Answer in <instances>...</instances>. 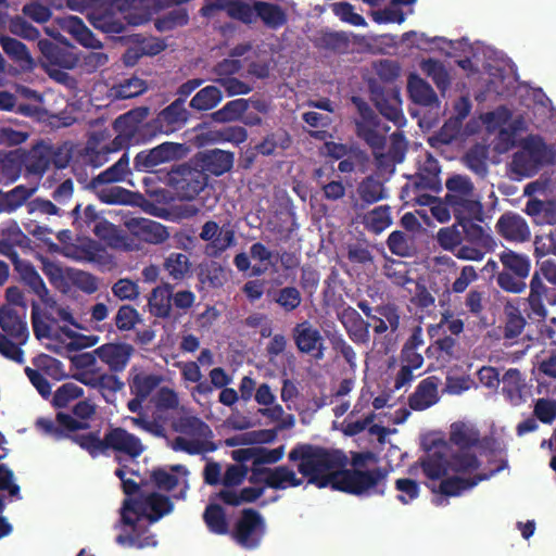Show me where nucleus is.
Listing matches in <instances>:
<instances>
[{
    "instance_id": "6ab92c4d",
    "label": "nucleus",
    "mask_w": 556,
    "mask_h": 556,
    "mask_svg": "<svg viewBox=\"0 0 556 556\" xmlns=\"http://www.w3.org/2000/svg\"><path fill=\"white\" fill-rule=\"evenodd\" d=\"M356 135L372 150L375 156L382 153L387 143V132L390 127L382 124L380 118L366 122H355Z\"/></svg>"
},
{
    "instance_id": "f3484780",
    "label": "nucleus",
    "mask_w": 556,
    "mask_h": 556,
    "mask_svg": "<svg viewBox=\"0 0 556 556\" xmlns=\"http://www.w3.org/2000/svg\"><path fill=\"white\" fill-rule=\"evenodd\" d=\"M338 320L342 324L349 338L357 345H367L370 341L369 327L361 314L352 306H346L337 314Z\"/></svg>"
},
{
    "instance_id": "9b49d317",
    "label": "nucleus",
    "mask_w": 556,
    "mask_h": 556,
    "mask_svg": "<svg viewBox=\"0 0 556 556\" xmlns=\"http://www.w3.org/2000/svg\"><path fill=\"white\" fill-rule=\"evenodd\" d=\"M184 144L164 142L152 149L142 150L134 159V169L137 172H153L154 167L174 161L180 156Z\"/></svg>"
},
{
    "instance_id": "f257e3e1",
    "label": "nucleus",
    "mask_w": 556,
    "mask_h": 556,
    "mask_svg": "<svg viewBox=\"0 0 556 556\" xmlns=\"http://www.w3.org/2000/svg\"><path fill=\"white\" fill-rule=\"evenodd\" d=\"M292 463L298 462V471L309 484L319 489L333 490L353 495H384L388 470L382 467L363 470L368 462L376 460L370 452H356L352 455L353 468L345 469L348 457L341 450L327 448L311 443H298L288 455Z\"/></svg>"
},
{
    "instance_id": "412c9836",
    "label": "nucleus",
    "mask_w": 556,
    "mask_h": 556,
    "mask_svg": "<svg viewBox=\"0 0 556 556\" xmlns=\"http://www.w3.org/2000/svg\"><path fill=\"white\" fill-rule=\"evenodd\" d=\"M445 200L450 204L457 224L467 220L483 222V206L480 201L470 197L445 195Z\"/></svg>"
},
{
    "instance_id": "7c9ffc66",
    "label": "nucleus",
    "mask_w": 556,
    "mask_h": 556,
    "mask_svg": "<svg viewBox=\"0 0 556 556\" xmlns=\"http://www.w3.org/2000/svg\"><path fill=\"white\" fill-rule=\"evenodd\" d=\"M256 21L260 18L269 29H279L288 22L285 10L277 3L256 0Z\"/></svg>"
},
{
    "instance_id": "cd10ccee",
    "label": "nucleus",
    "mask_w": 556,
    "mask_h": 556,
    "mask_svg": "<svg viewBox=\"0 0 556 556\" xmlns=\"http://www.w3.org/2000/svg\"><path fill=\"white\" fill-rule=\"evenodd\" d=\"M448 440L458 450H470L479 445L480 432L470 424L456 421L451 425Z\"/></svg>"
},
{
    "instance_id": "2f4dec72",
    "label": "nucleus",
    "mask_w": 556,
    "mask_h": 556,
    "mask_svg": "<svg viewBox=\"0 0 556 556\" xmlns=\"http://www.w3.org/2000/svg\"><path fill=\"white\" fill-rule=\"evenodd\" d=\"M132 232L148 243H163L169 237L167 228L159 222L142 218L131 224Z\"/></svg>"
},
{
    "instance_id": "79ce46f5",
    "label": "nucleus",
    "mask_w": 556,
    "mask_h": 556,
    "mask_svg": "<svg viewBox=\"0 0 556 556\" xmlns=\"http://www.w3.org/2000/svg\"><path fill=\"white\" fill-rule=\"evenodd\" d=\"M502 393L513 403L518 405L522 401V389L525 387L521 372L517 368H509L502 377Z\"/></svg>"
},
{
    "instance_id": "09e8293b",
    "label": "nucleus",
    "mask_w": 556,
    "mask_h": 556,
    "mask_svg": "<svg viewBox=\"0 0 556 556\" xmlns=\"http://www.w3.org/2000/svg\"><path fill=\"white\" fill-rule=\"evenodd\" d=\"M24 162L18 151L0 152V176L5 184L14 182L22 173Z\"/></svg>"
},
{
    "instance_id": "ea45409f",
    "label": "nucleus",
    "mask_w": 556,
    "mask_h": 556,
    "mask_svg": "<svg viewBox=\"0 0 556 556\" xmlns=\"http://www.w3.org/2000/svg\"><path fill=\"white\" fill-rule=\"evenodd\" d=\"M35 188L18 185L8 192L0 190V213H12L21 207L35 192Z\"/></svg>"
},
{
    "instance_id": "e433bc0d",
    "label": "nucleus",
    "mask_w": 556,
    "mask_h": 556,
    "mask_svg": "<svg viewBox=\"0 0 556 556\" xmlns=\"http://www.w3.org/2000/svg\"><path fill=\"white\" fill-rule=\"evenodd\" d=\"M522 149L540 168L553 163L554 152L540 136H529L526 138Z\"/></svg>"
},
{
    "instance_id": "0eeeda50",
    "label": "nucleus",
    "mask_w": 556,
    "mask_h": 556,
    "mask_svg": "<svg viewBox=\"0 0 556 556\" xmlns=\"http://www.w3.org/2000/svg\"><path fill=\"white\" fill-rule=\"evenodd\" d=\"M190 118V112L184 105L182 99H176L165 106L151 121L142 126L143 136L153 138L157 135H170L180 130Z\"/></svg>"
},
{
    "instance_id": "49530a36",
    "label": "nucleus",
    "mask_w": 556,
    "mask_h": 556,
    "mask_svg": "<svg viewBox=\"0 0 556 556\" xmlns=\"http://www.w3.org/2000/svg\"><path fill=\"white\" fill-rule=\"evenodd\" d=\"M500 261L506 271L513 273L520 278L529 276L531 262L527 255L507 249L500 254Z\"/></svg>"
},
{
    "instance_id": "6e6d98bb",
    "label": "nucleus",
    "mask_w": 556,
    "mask_h": 556,
    "mask_svg": "<svg viewBox=\"0 0 556 556\" xmlns=\"http://www.w3.org/2000/svg\"><path fill=\"white\" fill-rule=\"evenodd\" d=\"M387 245L392 254L401 257L412 256L415 252L413 238L401 230L389 235Z\"/></svg>"
},
{
    "instance_id": "4c0bfd02",
    "label": "nucleus",
    "mask_w": 556,
    "mask_h": 556,
    "mask_svg": "<svg viewBox=\"0 0 556 556\" xmlns=\"http://www.w3.org/2000/svg\"><path fill=\"white\" fill-rule=\"evenodd\" d=\"M420 466L428 479L438 480L446 475L450 464L445 453L435 448L421 458Z\"/></svg>"
},
{
    "instance_id": "603ef678",
    "label": "nucleus",
    "mask_w": 556,
    "mask_h": 556,
    "mask_svg": "<svg viewBox=\"0 0 556 556\" xmlns=\"http://www.w3.org/2000/svg\"><path fill=\"white\" fill-rule=\"evenodd\" d=\"M269 294L271 295V301L278 304L285 313L295 311L302 303L301 292L293 286H286Z\"/></svg>"
},
{
    "instance_id": "b1692460",
    "label": "nucleus",
    "mask_w": 556,
    "mask_h": 556,
    "mask_svg": "<svg viewBox=\"0 0 556 556\" xmlns=\"http://www.w3.org/2000/svg\"><path fill=\"white\" fill-rule=\"evenodd\" d=\"M438 382L434 376L422 379L408 396V406L414 410H424L438 402Z\"/></svg>"
},
{
    "instance_id": "393cba45",
    "label": "nucleus",
    "mask_w": 556,
    "mask_h": 556,
    "mask_svg": "<svg viewBox=\"0 0 556 556\" xmlns=\"http://www.w3.org/2000/svg\"><path fill=\"white\" fill-rule=\"evenodd\" d=\"M23 282L34 292L40 301L46 305L53 307L55 305V301L49 295V290L30 262H26L21 264L17 269H15Z\"/></svg>"
},
{
    "instance_id": "bf43d9fd",
    "label": "nucleus",
    "mask_w": 556,
    "mask_h": 556,
    "mask_svg": "<svg viewBox=\"0 0 556 556\" xmlns=\"http://www.w3.org/2000/svg\"><path fill=\"white\" fill-rule=\"evenodd\" d=\"M181 376L184 380L194 382L197 386L193 389V393L197 392L201 395H208L213 392L212 386L207 380H202L201 369L195 362H187L181 366Z\"/></svg>"
},
{
    "instance_id": "c756f323",
    "label": "nucleus",
    "mask_w": 556,
    "mask_h": 556,
    "mask_svg": "<svg viewBox=\"0 0 556 556\" xmlns=\"http://www.w3.org/2000/svg\"><path fill=\"white\" fill-rule=\"evenodd\" d=\"M173 286L165 283L155 287L148 298L150 313L157 318H169L172 313Z\"/></svg>"
},
{
    "instance_id": "2eb2a0df",
    "label": "nucleus",
    "mask_w": 556,
    "mask_h": 556,
    "mask_svg": "<svg viewBox=\"0 0 556 556\" xmlns=\"http://www.w3.org/2000/svg\"><path fill=\"white\" fill-rule=\"evenodd\" d=\"M235 162V154L220 149H211L199 152L194 157V163L203 174L212 176H222L228 173Z\"/></svg>"
},
{
    "instance_id": "20e7f679",
    "label": "nucleus",
    "mask_w": 556,
    "mask_h": 556,
    "mask_svg": "<svg viewBox=\"0 0 556 556\" xmlns=\"http://www.w3.org/2000/svg\"><path fill=\"white\" fill-rule=\"evenodd\" d=\"M527 316L536 321H544L547 317L546 305L556 304V263L545 260L540 264L530 281V292L527 299Z\"/></svg>"
},
{
    "instance_id": "774afa93",
    "label": "nucleus",
    "mask_w": 556,
    "mask_h": 556,
    "mask_svg": "<svg viewBox=\"0 0 556 556\" xmlns=\"http://www.w3.org/2000/svg\"><path fill=\"white\" fill-rule=\"evenodd\" d=\"M235 243V231L222 228L216 237L206 245L205 253L211 257H217Z\"/></svg>"
},
{
    "instance_id": "3c124183",
    "label": "nucleus",
    "mask_w": 556,
    "mask_h": 556,
    "mask_svg": "<svg viewBox=\"0 0 556 556\" xmlns=\"http://www.w3.org/2000/svg\"><path fill=\"white\" fill-rule=\"evenodd\" d=\"M250 102L251 100L243 98L231 100L227 102L222 109L212 113V118L217 123L239 121L248 111Z\"/></svg>"
},
{
    "instance_id": "7ed1b4c3",
    "label": "nucleus",
    "mask_w": 556,
    "mask_h": 556,
    "mask_svg": "<svg viewBox=\"0 0 556 556\" xmlns=\"http://www.w3.org/2000/svg\"><path fill=\"white\" fill-rule=\"evenodd\" d=\"M148 497L144 501L125 498L121 508V519L116 527L129 528V531L116 536L115 542L124 547H155L157 541L149 530Z\"/></svg>"
},
{
    "instance_id": "0e129e2a",
    "label": "nucleus",
    "mask_w": 556,
    "mask_h": 556,
    "mask_svg": "<svg viewBox=\"0 0 556 556\" xmlns=\"http://www.w3.org/2000/svg\"><path fill=\"white\" fill-rule=\"evenodd\" d=\"M486 159L488 153L485 148L475 146L466 152L464 162L471 172L481 177H484L488 174Z\"/></svg>"
},
{
    "instance_id": "f8f14e48",
    "label": "nucleus",
    "mask_w": 556,
    "mask_h": 556,
    "mask_svg": "<svg viewBox=\"0 0 556 556\" xmlns=\"http://www.w3.org/2000/svg\"><path fill=\"white\" fill-rule=\"evenodd\" d=\"M370 98L379 113L388 121L399 128L405 125L406 118L402 111V100L399 90L371 86Z\"/></svg>"
},
{
    "instance_id": "ddd939ff",
    "label": "nucleus",
    "mask_w": 556,
    "mask_h": 556,
    "mask_svg": "<svg viewBox=\"0 0 556 556\" xmlns=\"http://www.w3.org/2000/svg\"><path fill=\"white\" fill-rule=\"evenodd\" d=\"M134 353L135 348L126 342H109L94 350L97 357L114 374L126 369Z\"/></svg>"
},
{
    "instance_id": "4be33fe9",
    "label": "nucleus",
    "mask_w": 556,
    "mask_h": 556,
    "mask_svg": "<svg viewBox=\"0 0 556 556\" xmlns=\"http://www.w3.org/2000/svg\"><path fill=\"white\" fill-rule=\"evenodd\" d=\"M407 92L410 100L418 105L428 108L430 110H438L440 108V100L425 79L420 78L417 74H410L407 81Z\"/></svg>"
},
{
    "instance_id": "6e6552de",
    "label": "nucleus",
    "mask_w": 556,
    "mask_h": 556,
    "mask_svg": "<svg viewBox=\"0 0 556 556\" xmlns=\"http://www.w3.org/2000/svg\"><path fill=\"white\" fill-rule=\"evenodd\" d=\"M38 49L41 53L40 61L42 66L46 67L49 75L58 81H63L67 78V73L59 70H50V67L72 70L77 64V58L72 52L49 39L38 40Z\"/></svg>"
},
{
    "instance_id": "5701e85b",
    "label": "nucleus",
    "mask_w": 556,
    "mask_h": 556,
    "mask_svg": "<svg viewBox=\"0 0 556 556\" xmlns=\"http://www.w3.org/2000/svg\"><path fill=\"white\" fill-rule=\"evenodd\" d=\"M27 172L34 175H42L50 166L52 147L40 140L27 152L21 153Z\"/></svg>"
},
{
    "instance_id": "4d7b16f0",
    "label": "nucleus",
    "mask_w": 556,
    "mask_h": 556,
    "mask_svg": "<svg viewBox=\"0 0 556 556\" xmlns=\"http://www.w3.org/2000/svg\"><path fill=\"white\" fill-rule=\"evenodd\" d=\"M161 381L162 378L157 375L137 374L129 381L130 393L147 399Z\"/></svg>"
},
{
    "instance_id": "c03bdc74",
    "label": "nucleus",
    "mask_w": 556,
    "mask_h": 556,
    "mask_svg": "<svg viewBox=\"0 0 556 556\" xmlns=\"http://www.w3.org/2000/svg\"><path fill=\"white\" fill-rule=\"evenodd\" d=\"M148 89L147 83L138 77L125 78L110 89L114 100H126L142 94Z\"/></svg>"
},
{
    "instance_id": "052dcab7",
    "label": "nucleus",
    "mask_w": 556,
    "mask_h": 556,
    "mask_svg": "<svg viewBox=\"0 0 556 556\" xmlns=\"http://www.w3.org/2000/svg\"><path fill=\"white\" fill-rule=\"evenodd\" d=\"M33 364L37 369L54 380L60 381L66 377L63 363L48 354L37 355L33 358Z\"/></svg>"
},
{
    "instance_id": "c85d7f7f",
    "label": "nucleus",
    "mask_w": 556,
    "mask_h": 556,
    "mask_svg": "<svg viewBox=\"0 0 556 556\" xmlns=\"http://www.w3.org/2000/svg\"><path fill=\"white\" fill-rule=\"evenodd\" d=\"M527 130L526 122L521 116L514 118L506 127H502L493 141L495 152L503 154L516 146L517 135Z\"/></svg>"
},
{
    "instance_id": "aec40b11",
    "label": "nucleus",
    "mask_w": 556,
    "mask_h": 556,
    "mask_svg": "<svg viewBox=\"0 0 556 556\" xmlns=\"http://www.w3.org/2000/svg\"><path fill=\"white\" fill-rule=\"evenodd\" d=\"M496 229L508 241L526 242L531 237L526 219L519 214L511 212L505 213L498 218Z\"/></svg>"
},
{
    "instance_id": "a19ab883",
    "label": "nucleus",
    "mask_w": 556,
    "mask_h": 556,
    "mask_svg": "<svg viewBox=\"0 0 556 556\" xmlns=\"http://www.w3.org/2000/svg\"><path fill=\"white\" fill-rule=\"evenodd\" d=\"M203 520L207 529L217 535L230 533L225 509L219 504H208L203 513Z\"/></svg>"
},
{
    "instance_id": "e2e57ef3",
    "label": "nucleus",
    "mask_w": 556,
    "mask_h": 556,
    "mask_svg": "<svg viewBox=\"0 0 556 556\" xmlns=\"http://www.w3.org/2000/svg\"><path fill=\"white\" fill-rule=\"evenodd\" d=\"M448 464L453 471L462 473L477 470L480 467V462L477 455L469 452V450H459L458 452L452 454Z\"/></svg>"
},
{
    "instance_id": "58836bf2",
    "label": "nucleus",
    "mask_w": 556,
    "mask_h": 556,
    "mask_svg": "<svg viewBox=\"0 0 556 556\" xmlns=\"http://www.w3.org/2000/svg\"><path fill=\"white\" fill-rule=\"evenodd\" d=\"M198 279L203 288L218 289L224 286L227 276L219 263L211 261L199 266Z\"/></svg>"
},
{
    "instance_id": "13d9d810",
    "label": "nucleus",
    "mask_w": 556,
    "mask_h": 556,
    "mask_svg": "<svg viewBox=\"0 0 556 556\" xmlns=\"http://www.w3.org/2000/svg\"><path fill=\"white\" fill-rule=\"evenodd\" d=\"M463 228V232L465 235V239L473 245L489 249L493 244L492 236L484 230V228L475 223V220H467L463 224H459Z\"/></svg>"
},
{
    "instance_id": "864d4df0",
    "label": "nucleus",
    "mask_w": 556,
    "mask_h": 556,
    "mask_svg": "<svg viewBox=\"0 0 556 556\" xmlns=\"http://www.w3.org/2000/svg\"><path fill=\"white\" fill-rule=\"evenodd\" d=\"M357 194L362 202L367 205L386 198L383 184L372 176H368L359 182Z\"/></svg>"
},
{
    "instance_id": "f704fd0d",
    "label": "nucleus",
    "mask_w": 556,
    "mask_h": 556,
    "mask_svg": "<svg viewBox=\"0 0 556 556\" xmlns=\"http://www.w3.org/2000/svg\"><path fill=\"white\" fill-rule=\"evenodd\" d=\"M264 483L274 490H285L288 486H300L303 483V479L298 478L292 469L283 465L269 468L268 477L264 478Z\"/></svg>"
},
{
    "instance_id": "a18cd8bd",
    "label": "nucleus",
    "mask_w": 556,
    "mask_h": 556,
    "mask_svg": "<svg viewBox=\"0 0 556 556\" xmlns=\"http://www.w3.org/2000/svg\"><path fill=\"white\" fill-rule=\"evenodd\" d=\"M505 325L503 327V338L510 344L522 333L526 327V318L518 307L514 305L505 306Z\"/></svg>"
},
{
    "instance_id": "5fc2aeb1",
    "label": "nucleus",
    "mask_w": 556,
    "mask_h": 556,
    "mask_svg": "<svg viewBox=\"0 0 556 556\" xmlns=\"http://www.w3.org/2000/svg\"><path fill=\"white\" fill-rule=\"evenodd\" d=\"M163 267L173 280L180 281L190 271L191 263L186 254L173 252L165 258Z\"/></svg>"
},
{
    "instance_id": "8fccbe9b",
    "label": "nucleus",
    "mask_w": 556,
    "mask_h": 556,
    "mask_svg": "<svg viewBox=\"0 0 556 556\" xmlns=\"http://www.w3.org/2000/svg\"><path fill=\"white\" fill-rule=\"evenodd\" d=\"M68 33L81 46L91 49L102 48V43L98 40L94 34L85 25L83 20L78 16H71L67 21Z\"/></svg>"
},
{
    "instance_id": "c9c22d12",
    "label": "nucleus",
    "mask_w": 556,
    "mask_h": 556,
    "mask_svg": "<svg viewBox=\"0 0 556 556\" xmlns=\"http://www.w3.org/2000/svg\"><path fill=\"white\" fill-rule=\"evenodd\" d=\"M488 475H477L473 478H462L458 476L443 479L440 482L439 489L433 492H439L445 496H458L464 491L470 490L476 486L480 481L488 479Z\"/></svg>"
},
{
    "instance_id": "1a4fd4ad",
    "label": "nucleus",
    "mask_w": 556,
    "mask_h": 556,
    "mask_svg": "<svg viewBox=\"0 0 556 556\" xmlns=\"http://www.w3.org/2000/svg\"><path fill=\"white\" fill-rule=\"evenodd\" d=\"M440 173L441 167L438 160L432 154L426 153L418 172L410 177L412 182L402 187L401 198L409 197L410 191L430 190L439 192L441 190Z\"/></svg>"
},
{
    "instance_id": "de8ad7c7",
    "label": "nucleus",
    "mask_w": 556,
    "mask_h": 556,
    "mask_svg": "<svg viewBox=\"0 0 556 556\" xmlns=\"http://www.w3.org/2000/svg\"><path fill=\"white\" fill-rule=\"evenodd\" d=\"M0 45L4 53L12 61L22 65H33V58L28 51V48L22 41L7 35H1Z\"/></svg>"
},
{
    "instance_id": "a211bd4d",
    "label": "nucleus",
    "mask_w": 556,
    "mask_h": 556,
    "mask_svg": "<svg viewBox=\"0 0 556 556\" xmlns=\"http://www.w3.org/2000/svg\"><path fill=\"white\" fill-rule=\"evenodd\" d=\"M25 312L20 315L17 311L10 305L0 306V328L7 337L17 341L18 344H25L29 337Z\"/></svg>"
},
{
    "instance_id": "423d86ee",
    "label": "nucleus",
    "mask_w": 556,
    "mask_h": 556,
    "mask_svg": "<svg viewBox=\"0 0 556 556\" xmlns=\"http://www.w3.org/2000/svg\"><path fill=\"white\" fill-rule=\"evenodd\" d=\"M208 177L199 167L181 164L167 174V185L179 200L195 199L207 186Z\"/></svg>"
},
{
    "instance_id": "37998d69",
    "label": "nucleus",
    "mask_w": 556,
    "mask_h": 556,
    "mask_svg": "<svg viewBox=\"0 0 556 556\" xmlns=\"http://www.w3.org/2000/svg\"><path fill=\"white\" fill-rule=\"evenodd\" d=\"M223 100V92L217 86H206L200 89L189 102V106L203 112L216 108Z\"/></svg>"
},
{
    "instance_id": "4468645a",
    "label": "nucleus",
    "mask_w": 556,
    "mask_h": 556,
    "mask_svg": "<svg viewBox=\"0 0 556 556\" xmlns=\"http://www.w3.org/2000/svg\"><path fill=\"white\" fill-rule=\"evenodd\" d=\"M114 129L118 132L113 139L111 147H105L108 152H116L132 143L139 142L137 135L143 136L141 125L135 118V112H127L119 115L113 123Z\"/></svg>"
},
{
    "instance_id": "338daca9",
    "label": "nucleus",
    "mask_w": 556,
    "mask_h": 556,
    "mask_svg": "<svg viewBox=\"0 0 556 556\" xmlns=\"http://www.w3.org/2000/svg\"><path fill=\"white\" fill-rule=\"evenodd\" d=\"M84 395V389L74 382H66L59 387L53 394L52 405L56 408L66 407L70 402Z\"/></svg>"
},
{
    "instance_id": "9d476101",
    "label": "nucleus",
    "mask_w": 556,
    "mask_h": 556,
    "mask_svg": "<svg viewBox=\"0 0 556 556\" xmlns=\"http://www.w3.org/2000/svg\"><path fill=\"white\" fill-rule=\"evenodd\" d=\"M292 339L300 353L311 355L316 361H321L325 357L324 337L309 320L298 323L292 328Z\"/></svg>"
},
{
    "instance_id": "a878e982",
    "label": "nucleus",
    "mask_w": 556,
    "mask_h": 556,
    "mask_svg": "<svg viewBox=\"0 0 556 556\" xmlns=\"http://www.w3.org/2000/svg\"><path fill=\"white\" fill-rule=\"evenodd\" d=\"M92 231L97 238L104 241L111 248L124 249L126 251L132 250V245L129 242L131 239L105 218L97 222L93 225Z\"/></svg>"
},
{
    "instance_id": "72a5a7b5",
    "label": "nucleus",
    "mask_w": 556,
    "mask_h": 556,
    "mask_svg": "<svg viewBox=\"0 0 556 556\" xmlns=\"http://www.w3.org/2000/svg\"><path fill=\"white\" fill-rule=\"evenodd\" d=\"M129 173V156L127 153H124L117 162L93 177L90 181V186L97 188L102 185L119 182L123 181Z\"/></svg>"
},
{
    "instance_id": "680f3d73",
    "label": "nucleus",
    "mask_w": 556,
    "mask_h": 556,
    "mask_svg": "<svg viewBox=\"0 0 556 556\" xmlns=\"http://www.w3.org/2000/svg\"><path fill=\"white\" fill-rule=\"evenodd\" d=\"M148 506L150 510L149 523L151 525L159 521L174 509V504L170 498L156 492L148 495Z\"/></svg>"
},
{
    "instance_id": "f03ea898",
    "label": "nucleus",
    "mask_w": 556,
    "mask_h": 556,
    "mask_svg": "<svg viewBox=\"0 0 556 556\" xmlns=\"http://www.w3.org/2000/svg\"><path fill=\"white\" fill-rule=\"evenodd\" d=\"M36 427L55 441L70 439L92 458L109 455V452H113L115 460L121 464L122 456L136 459L144 452V445L140 438L123 427L110 425L103 438H100L99 430L81 434L76 433L79 430L88 429L89 424L80 422L72 415L63 412H58L54 420L45 417L38 418Z\"/></svg>"
},
{
    "instance_id": "473e14b6",
    "label": "nucleus",
    "mask_w": 556,
    "mask_h": 556,
    "mask_svg": "<svg viewBox=\"0 0 556 556\" xmlns=\"http://www.w3.org/2000/svg\"><path fill=\"white\" fill-rule=\"evenodd\" d=\"M292 143L291 136L282 128L267 134L264 139L254 147L256 153L263 156L275 155L278 150L285 151Z\"/></svg>"
},
{
    "instance_id": "bb28decb",
    "label": "nucleus",
    "mask_w": 556,
    "mask_h": 556,
    "mask_svg": "<svg viewBox=\"0 0 556 556\" xmlns=\"http://www.w3.org/2000/svg\"><path fill=\"white\" fill-rule=\"evenodd\" d=\"M375 312L378 315H374L370 320L374 323V331L376 334H382L390 329L395 332L400 327V311L399 307L393 303H387L377 305Z\"/></svg>"
},
{
    "instance_id": "69168bd1",
    "label": "nucleus",
    "mask_w": 556,
    "mask_h": 556,
    "mask_svg": "<svg viewBox=\"0 0 556 556\" xmlns=\"http://www.w3.org/2000/svg\"><path fill=\"white\" fill-rule=\"evenodd\" d=\"M228 10V16L232 20H237L245 25L256 23V9L255 1L251 4L240 0H230Z\"/></svg>"
},
{
    "instance_id": "39448f33",
    "label": "nucleus",
    "mask_w": 556,
    "mask_h": 556,
    "mask_svg": "<svg viewBox=\"0 0 556 556\" xmlns=\"http://www.w3.org/2000/svg\"><path fill=\"white\" fill-rule=\"evenodd\" d=\"M265 533L266 522L262 514L254 508H244L229 535L239 546L255 549L261 545Z\"/></svg>"
},
{
    "instance_id": "dca6fc26",
    "label": "nucleus",
    "mask_w": 556,
    "mask_h": 556,
    "mask_svg": "<svg viewBox=\"0 0 556 556\" xmlns=\"http://www.w3.org/2000/svg\"><path fill=\"white\" fill-rule=\"evenodd\" d=\"M131 10L124 18L128 25L139 26L148 23L152 15L163 8H169L175 4H181L189 0H126Z\"/></svg>"
}]
</instances>
